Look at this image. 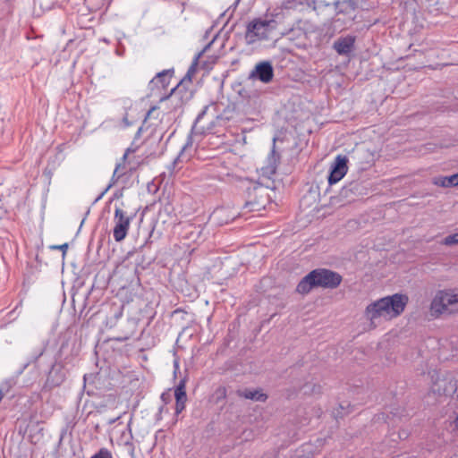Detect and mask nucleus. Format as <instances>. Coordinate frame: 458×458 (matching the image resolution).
<instances>
[{
	"label": "nucleus",
	"instance_id": "obj_31",
	"mask_svg": "<svg viewBox=\"0 0 458 458\" xmlns=\"http://www.w3.org/2000/svg\"><path fill=\"white\" fill-rule=\"evenodd\" d=\"M185 384H186L185 379L184 378L181 379L179 384L176 386L174 392L185 391Z\"/></svg>",
	"mask_w": 458,
	"mask_h": 458
},
{
	"label": "nucleus",
	"instance_id": "obj_23",
	"mask_svg": "<svg viewBox=\"0 0 458 458\" xmlns=\"http://www.w3.org/2000/svg\"><path fill=\"white\" fill-rule=\"evenodd\" d=\"M91 458H112V454L107 448H101Z\"/></svg>",
	"mask_w": 458,
	"mask_h": 458
},
{
	"label": "nucleus",
	"instance_id": "obj_39",
	"mask_svg": "<svg viewBox=\"0 0 458 458\" xmlns=\"http://www.w3.org/2000/svg\"><path fill=\"white\" fill-rule=\"evenodd\" d=\"M165 394H162V395H161V398H162L164 401H165V400H166V397H165Z\"/></svg>",
	"mask_w": 458,
	"mask_h": 458
},
{
	"label": "nucleus",
	"instance_id": "obj_21",
	"mask_svg": "<svg viewBox=\"0 0 458 458\" xmlns=\"http://www.w3.org/2000/svg\"><path fill=\"white\" fill-rule=\"evenodd\" d=\"M227 213L228 210L226 208H216L212 214V218L216 220L219 225L228 224L230 221L234 219L236 215H233L231 217H225Z\"/></svg>",
	"mask_w": 458,
	"mask_h": 458
},
{
	"label": "nucleus",
	"instance_id": "obj_22",
	"mask_svg": "<svg viewBox=\"0 0 458 458\" xmlns=\"http://www.w3.org/2000/svg\"><path fill=\"white\" fill-rule=\"evenodd\" d=\"M441 244L445 245V246H452V245L458 244V233L450 234V235L445 237L442 240Z\"/></svg>",
	"mask_w": 458,
	"mask_h": 458
},
{
	"label": "nucleus",
	"instance_id": "obj_6",
	"mask_svg": "<svg viewBox=\"0 0 458 458\" xmlns=\"http://www.w3.org/2000/svg\"><path fill=\"white\" fill-rule=\"evenodd\" d=\"M135 213H128L123 208L115 206L114 214L113 236L115 242H120L125 239L130 229L131 222L134 219Z\"/></svg>",
	"mask_w": 458,
	"mask_h": 458
},
{
	"label": "nucleus",
	"instance_id": "obj_36",
	"mask_svg": "<svg viewBox=\"0 0 458 458\" xmlns=\"http://www.w3.org/2000/svg\"><path fill=\"white\" fill-rule=\"evenodd\" d=\"M118 419H119V417H117V418H115V419H112V420H109V422H108V423H109V424H113V423H114Z\"/></svg>",
	"mask_w": 458,
	"mask_h": 458
},
{
	"label": "nucleus",
	"instance_id": "obj_35",
	"mask_svg": "<svg viewBox=\"0 0 458 458\" xmlns=\"http://www.w3.org/2000/svg\"><path fill=\"white\" fill-rule=\"evenodd\" d=\"M142 131L143 128L140 126L135 133L134 140H138L141 136Z\"/></svg>",
	"mask_w": 458,
	"mask_h": 458
},
{
	"label": "nucleus",
	"instance_id": "obj_27",
	"mask_svg": "<svg viewBox=\"0 0 458 458\" xmlns=\"http://www.w3.org/2000/svg\"><path fill=\"white\" fill-rule=\"evenodd\" d=\"M186 401H175V413L179 414L185 409Z\"/></svg>",
	"mask_w": 458,
	"mask_h": 458
},
{
	"label": "nucleus",
	"instance_id": "obj_9",
	"mask_svg": "<svg viewBox=\"0 0 458 458\" xmlns=\"http://www.w3.org/2000/svg\"><path fill=\"white\" fill-rule=\"evenodd\" d=\"M451 296L452 292L450 291L440 290L437 292L430 304L431 315L437 318L446 311L448 306L454 304Z\"/></svg>",
	"mask_w": 458,
	"mask_h": 458
},
{
	"label": "nucleus",
	"instance_id": "obj_33",
	"mask_svg": "<svg viewBox=\"0 0 458 458\" xmlns=\"http://www.w3.org/2000/svg\"><path fill=\"white\" fill-rule=\"evenodd\" d=\"M122 315H123V307L118 308V310L114 312V317L115 319H118L122 317Z\"/></svg>",
	"mask_w": 458,
	"mask_h": 458
},
{
	"label": "nucleus",
	"instance_id": "obj_15",
	"mask_svg": "<svg viewBox=\"0 0 458 458\" xmlns=\"http://www.w3.org/2000/svg\"><path fill=\"white\" fill-rule=\"evenodd\" d=\"M174 69L164 70L158 73L149 81L148 88L150 90H154L156 88L165 89L169 83L170 79L173 76Z\"/></svg>",
	"mask_w": 458,
	"mask_h": 458
},
{
	"label": "nucleus",
	"instance_id": "obj_32",
	"mask_svg": "<svg viewBox=\"0 0 458 458\" xmlns=\"http://www.w3.org/2000/svg\"><path fill=\"white\" fill-rule=\"evenodd\" d=\"M208 108V106H205L204 109L198 114V116L196 118V121H195L196 123H199L201 120V118L206 114Z\"/></svg>",
	"mask_w": 458,
	"mask_h": 458
},
{
	"label": "nucleus",
	"instance_id": "obj_38",
	"mask_svg": "<svg viewBox=\"0 0 458 458\" xmlns=\"http://www.w3.org/2000/svg\"><path fill=\"white\" fill-rule=\"evenodd\" d=\"M165 394H162V395H161V398H162L164 401H165V400H166V397H165Z\"/></svg>",
	"mask_w": 458,
	"mask_h": 458
},
{
	"label": "nucleus",
	"instance_id": "obj_34",
	"mask_svg": "<svg viewBox=\"0 0 458 458\" xmlns=\"http://www.w3.org/2000/svg\"><path fill=\"white\" fill-rule=\"evenodd\" d=\"M451 298L453 299L452 301H453L454 304L458 303V291L456 293L452 292Z\"/></svg>",
	"mask_w": 458,
	"mask_h": 458
},
{
	"label": "nucleus",
	"instance_id": "obj_17",
	"mask_svg": "<svg viewBox=\"0 0 458 458\" xmlns=\"http://www.w3.org/2000/svg\"><path fill=\"white\" fill-rule=\"evenodd\" d=\"M125 168V165H123V163L119 162L118 164H116L115 165V168H114V174L112 175V178H111V182L109 183V185L106 188V190L96 199V201H98V199H100L104 194L114 184L116 183V182L123 175L125 174V172L123 171Z\"/></svg>",
	"mask_w": 458,
	"mask_h": 458
},
{
	"label": "nucleus",
	"instance_id": "obj_25",
	"mask_svg": "<svg viewBox=\"0 0 458 458\" xmlns=\"http://www.w3.org/2000/svg\"><path fill=\"white\" fill-rule=\"evenodd\" d=\"M137 148H138V147H133V143L128 148H126V150L121 159V163L125 165V162H126V159H127L129 154L136 152Z\"/></svg>",
	"mask_w": 458,
	"mask_h": 458
},
{
	"label": "nucleus",
	"instance_id": "obj_20",
	"mask_svg": "<svg viewBox=\"0 0 458 458\" xmlns=\"http://www.w3.org/2000/svg\"><path fill=\"white\" fill-rule=\"evenodd\" d=\"M433 183L437 186L448 188V187H454L456 185V175L452 174L450 176H438L435 177L433 179Z\"/></svg>",
	"mask_w": 458,
	"mask_h": 458
},
{
	"label": "nucleus",
	"instance_id": "obj_1",
	"mask_svg": "<svg viewBox=\"0 0 458 458\" xmlns=\"http://www.w3.org/2000/svg\"><path fill=\"white\" fill-rule=\"evenodd\" d=\"M77 352L74 346H71L68 341L63 342L54 356V362L47 374L44 389L52 390L60 386L66 379L67 365H73Z\"/></svg>",
	"mask_w": 458,
	"mask_h": 458
},
{
	"label": "nucleus",
	"instance_id": "obj_5",
	"mask_svg": "<svg viewBox=\"0 0 458 458\" xmlns=\"http://www.w3.org/2000/svg\"><path fill=\"white\" fill-rule=\"evenodd\" d=\"M208 47H206L203 50L199 52L193 58L191 64L190 65L186 74L184 77L177 83V85L172 89L170 95L167 98H170L172 101H175L174 107L182 106L184 104V98L187 100L191 94L185 89L187 85L191 84L192 77L197 72V68L199 65V60L206 51Z\"/></svg>",
	"mask_w": 458,
	"mask_h": 458
},
{
	"label": "nucleus",
	"instance_id": "obj_30",
	"mask_svg": "<svg viewBox=\"0 0 458 458\" xmlns=\"http://www.w3.org/2000/svg\"><path fill=\"white\" fill-rule=\"evenodd\" d=\"M175 401H187L186 391L174 392Z\"/></svg>",
	"mask_w": 458,
	"mask_h": 458
},
{
	"label": "nucleus",
	"instance_id": "obj_26",
	"mask_svg": "<svg viewBox=\"0 0 458 458\" xmlns=\"http://www.w3.org/2000/svg\"><path fill=\"white\" fill-rule=\"evenodd\" d=\"M216 401H220V400H223L226 397V389L225 387L224 386H220L218 387L216 390Z\"/></svg>",
	"mask_w": 458,
	"mask_h": 458
},
{
	"label": "nucleus",
	"instance_id": "obj_14",
	"mask_svg": "<svg viewBox=\"0 0 458 458\" xmlns=\"http://www.w3.org/2000/svg\"><path fill=\"white\" fill-rule=\"evenodd\" d=\"M138 327V322L135 318H128L123 325L120 333L117 336L114 337V341L123 343L131 338Z\"/></svg>",
	"mask_w": 458,
	"mask_h": 458
},
{
	"label": "nucleus",
	"instance_id": "obj_8",
	"mask_svg": "<svg viewBox=\"0 0 458 458\" xmlns=\"http://www.w3.org/2000/svg\"><path fill=\"white\" fill-rule=\"evenodd\" d=\"M250 199L247 200L242 207V213L261 211L266 208L269 202L267 189L262 186H255L249 192Z\"/></svg>",
	"mask_w": 458,
	"mask_h": 458
},
{
	"label": "nucleus",
	"instance_id": "obj_10",
	"mask_svg": "<svg viewBox=\"0 0 458 458\" xmlns=\"http://www.w3.org/2000/svg\"><path fill=\"white\" fill-rule=\"evenodd\" d=\"M274 77V69L270 62L262 61L258 63L250 72L248 79L259 81L263 83H269Z\"/></svg>",
	"mask_w": 458,
	"mask_h": 458
},
{
	"label": "nucleus",
	"instance_id": "obj_28",
	"mask_svg": "<svg viewBox=\"0 0 458 458\" xmlns=\"http://www.w3.org/2000/svg\"><path fill=\"white\" fill-rule=\"evenodd\" d=\"M133 123L134 122L129 120L128 114L126 113L122 119V127L127 128L131 126Z\"/></svg>",
	"mask_w": 458,
	"mask_h": 458
},
{
	"label": "nucleus",
	"instance_id": "obj_24",
	"mask_svg": "<svg viewBox=\"0 0 458 458\" xmlns=\"http://www.w3.org/2000/svg\"><path fill=\"white\" fill-rule=\"evenodd\" d=\"M12 385L10 381H4L0 385V401L9 392Z\"/></svg>",
	"mask_w": 458,
	"mask_h": 458
},
{
	"label": "nucleus",
	"instance_id": "obj_19",
	"mask_svg": "<svg viewBox=\"0 0 458 458\" xmlns=\"http://www.w3.org/2000/svg\"><path fill=\"white\" fill-rule=\"evenodd\" d=\"M132 438L133 437L131 429V422H129L127 428L121 434L120 442L128 447V450L131 453V454H133L134 453Z\"/></svg>",
	"mask_w": 458,
	"mask_h": 458
},
{
	"label": "nucleus",
	"instance_id": "obj_40",
	"mask_svg": "<svg viewBox=\"0 0 458 458\" xmlns=\"http://www.w3.org/2000/svg\"><path fill=\"white\" fill-rule=\"evenodd\" d=\"M455 175H456V185L458 186V173L455 174Z\"/></svg>",
	"mask_w": 458,
	"mask_h": 458
},
{
	"label": "nucleus",
	"instance_id": "obj_16",
	"mask_svg": "<svg viewBox=\"0 0 458 458\" xmlns=\"http://www.w3.org/2000/svg\"><path fill=\"white\" fill-rule=\"evenodd\" d=\"M238 395L257 402H266L267 399V394L262 393L260 390L244 389L238 391Z\"/></svg>",
	"mask_w": 458,
	"mask_h": 458
},
{
	"label": "nucleus",
	"instance_id": "obj_13",
	"mask_svg": "<svg viewBox=\"0 0 458 458\" xmlns=\"http://www.w3.org/2000/svg\"><path fill=\"white\" fill-rule=\"evenodd\" d=\"M273 141L276 142V139ZM279 162L280 154L276 151V143H273L272 149L267 159V164L261 168L263 174L268 178L273 176L276 172Z\"/></svg>",
	"mask_w": 458,
	"mask_h": 458
},
{
	"label": "nucleus",
	"instance_id": "obj_11",
	"mask_svg": "<svg viewBox=\"0 0 458 458\" xmlns=\"http://www.w3.org/2000/svg\"><path fill=\"white\" fill-rule=\"evenodd\" d=\"M347 157L338 155L331 167L328 176V183L330 185L338 182L347 173Z\"/></svg>",
	"mask_w": 458,
	"mask_h": 458
},
{
	"label": "nucleus",
	"instance_id": "obj_3",
	"mask_svg": "<svg viewBox=\"0 0 458 458\" xmlns=\"http://www.w3.org/2000/svg\"><path fill=\"white\" fill-rule=\"evenodd\" d=\"M408 303L405 294L394 293L391 296L381 298L367 306L365 315L371 323L384 316L395 318L404 310Z\"/></svg>",
	"mask_w": 458,
	"mask_h": 458
},
{
	"label": "nucleus",
	"instance_id": "obj_29",
	"mask_svg": "<svg viewBox=\"0 0 458 458\" xmlns=\"http://www.w3.org/2000/svg\"><path fill=\"white\" fill-rule=\"evenodd\" d=\"M50 248L54 250H61L63 251V257H64L68 250V243H64L61 245H53Z\"/></svg>",
	"mask_w": 458,
	"mask_h": 458
},
{
	"label": "nucleus",
	"instance_id": "obj_4",
	"mask_svg": "<svg viewBox=\"0 0 458 458\" xmlns=\"http://www.w3.org/2000/svg\"><path fill=\"white\" fill-rule=\"evenodd\" d=\"M276 27L277 22L273 19H254L247 25L245 40L249 45L259 41L269 40L273 38V32L276 30Z\"/></svg>",
	"mask_w": 458,
	"mask_h": 458
},
{
	"label": "nucleus",
	"instance_id": "obj_7",
	"mask_svg": "<svg viewBox=\"0 0 458 458\" xmlns=\"http://www.w3.org/2000/svg\"><path fill=\"white\" fill-rule=\"evenodd\" d=\"M335 10V23L341 22L344 27H347L356 18V10L358 8L357 0H335L334 2Z\"/></svg>",
	"mask_w": 458,
	"mask_h": 458
},
{
	"label": "nucleus",
	"instance_id": "obj_41",
	"mask_svg": "<svg viewBox=\"0 0 458 458\" xmlns=\"http://www.w3.org/2000/svg\"><path fill=\"white\" fill-rule=\"evenodd\" d=\"M84 221H85V217L81 220V225L84 223Z\"/></svg>",
	"mask_w": 458,
	"mask_h": 458
},
{
	"label": "nucleus",
	"instance_id": "obj_12",
	"mask_svg": "<svg viewBox=\"0 0 458 458\" xmlns=\"http://www.w3.org/2000/svg\"><path fill=\"white\" fill-rule=\"evenodd\" d=\"M355 37L348 35L340 37L334 44L333 48L340 55H349L354 49Z\"/></svg>",
	"mask_w": 458,
	"mask_h": 458
},
{
	"label": "nucleus",
	"instance_id": "obj_37",
	"mask_svg": "<svg viewBox=\"0 0 458 458\" xmlns=\"http://www.w3.org/2000/svg\"><path fill=\"white\" fill-rule=\"evenodd\" d=\"M179 368V365H178V362L177 361H174V369L175 370Z\"/></svg>",
	"mask_w": 458,
	"mask_h": 458
},
{
	"label": "nucleus",
	"instance_id": "obj_18",
	"mask_svg": "<svg viewBox=\"0 0 458 458\" xmlns=\"http://www.w3.org/2000/svg\"><path fill=\"white\" fill-rule=\"evenodd\" d=\"M47 344L48 341H45L42 343L40 346H38L32 352L28 361L24 364L23 369H26L30 364H35L38 362L39 358L42 357L46 352Z\"/></svg>",
	"mask_w": 458,
	"mask_h": 458
},
{
	"label": "nucleus",
	"instance_id": "obj_2",
	"mask_svg": "<svg viewBox=\"0 0 458 458\" xmlns=\"http://www.w3.org/2000/svg\"><path fill=\"white\" fill-rule=\"evenodd\" d=\"M343 281L342 276L331 269L316 268L308 273L297 284L296 292L309 293L313 288L335 289Z\"/></svg>",
	"mask_w": 458,
	"mask_h": 458
}]
</instances>
